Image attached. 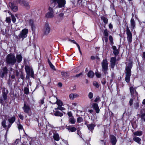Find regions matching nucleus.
<instances>
[{"label": "nucleus", "instance_id": "1", "mask_svg": "<svg viewBox=\"0 0 145 145\" xmlns=\"http://www.w3.org/2000/svg\"><path fill=\"white\" fill-rule=\"evenodd\" d=\"M53 7L55 8H62L65 7L66 4L65 0H52Z\"/></svg>", "mask_w": 145, "mask_h": 145}, {"label": "nucleus", "instance_id": "2", "mask_svg": "<svg viewBox=\"0 0 145 145\" xmlns=\"http://www.w3.org/2000/svg\"><path fill=\"white\" fill-rule=\"evenodd\" d=\"M6 61L7 63L13 65L16 63V59L14 55L10 54L7 56Z\"/></svg>", "mask_w": 145, "mask_h": 145}, {"label": "nucleus", "instance_id": "3", "mask_svg": "<svg viewBox=\"0 0 145 145\" xmlns=\"http://www.w3.org/2000/svg\"><path fill=\"white\" fill-rule=\"evenodd\" d=\"M28 33V30L26 28L22 29L18 35V36L20 39H22L23 40L24 39L27 37Z\"/></svg>", "mask_w": 145, "mask_h": 145}, {"label": "nucleus", "instance_id": "4", "mask_svg": "<svg viewBox=\"0 0 145 145\" xmlns=\"http://www.w3.org/2000/svg\"><path fill=\"white\" fill-rule=\"evenodd\" d=\"M129 61L128 64L127 65L126 67V75L131 76V69L132 67V61L131 60H129Z\"/></svg>", "mask_w": 145, "mask_h": 145}, {"label": "nucleus", "instance_id": "5", "mask_svg": "<svg viewBox=\"0 0 145 145\" xmlns=\"http://www.w3.org/2000/svg\"><path fill=\"white\" fill-rule=\"evenodd\" d=\"M126 34L127 35V41L129 44L131 43L132 41V34L130 31L128 26L126 27Z\"/></svg>", "mask_w": 145, "mask_h": 145}, {"label": "nucleus", "instance_id": "6", "mask_svg": "<svg viewBox=\"0 0 145 145\" xmlns=\"http://www.w3.org/2000/svg\"><path fill=\"white\" fill-rule=\"evenodd\" d=\"M8 99L7 97V93L3 92L2 96L0 97V103L1 104L7 103L8 102Z\"/></svg>", "mask_w": 145, "mask_h": 145}, {"label": "nucleus", "instance_id": "7", "mask_svg": "<svg viewBox=\"0 0 145 145\" xmlns=\"http://www.w3.org/2000/svg\"><path fill=\"white\" fill-rule=\"evenodd\" d=\"M25 68L27 74L30 75L31 77H33L34 72L32 69L27 65L25 66Z\"/></svg>", "mask_w": 145, "mask_h": 145}, {"label": "nucleus", "instance_id": "8", "mask_svg": "<svg viewBox=\"0 0 145 145\" xmlns=\"http://www.w3.org/2000/svg\"><path fill=\"white\" fill-rule=\"evenodd\" d=\"M8 73L7 68L5 67L3 68L1 70H0V76L2 78L4 77L5 76H7Z\"/></svg>", "mask_w": 145, "mask_h": 145}, {"label": "nucleus", "instance_id": "9", "mask_svg": "<svg viewBox=\"0 0 145 145\" xmlns=\"http://www.w3.org/2000/svg\"><path fill=\"white\" fill-rule=\"evenodd\" d=\"M22 109L24 112L27 114L29 113L31 110L30 106L28 104L25 103L24 104V106Z\"/></svg>", "mask_w": 145, "mask_h": 145}, {"label": "nucleus", "instance_id": "10", "mask_svg": "<svg viewBox=\"0 0 145 145\" xmlns=\"http://www.w3.org/2000/svg\"><path fill=\"white\" fill-rule=\"evenodd\" d=\"M50 29L49 24L46 23L45 24L43 29L44 33L45 35L48 34L50 32Z\"/></svg>", "mask_w": 145, "mask_h": 145}, {"label": "nucleus", "instance_id": "11", "mask_svg": "<svg viewBox=\"0 0 145 145\" xmlns=\"http://www.w3.org/2000/svg\"><path fill=\"white\" fill-rule=\"evenodd\" d=\"M49 12L46 14V16L48 18H51L54 17V11L53 9L50 7L49 8Z\"/></svg>", "mask_w": 145, "mask_h": 145}, {"label": "nucleus", "instance_id": "12", "mask_svg": "<svg viewBox=\"0 0 145 145\" xmlns=\"http://www.w3.org/2000/svg\"><path fill=\"white\" fill-rule=\"evenodd\" d=\"M130 90L131 95L133 97L137 96L138 94L136 91V88L131 87L130 88Z\"/></svg>", "mask_w": 145, "mask_h": 145}, {"label": "nucleus", "instance_id": "13", "mask_svg": "<svg viewBox=\"0 0 145 145\" xmlns=\"http://www.w3.org/2000/svg\"><path fill=\"white\" fill-rule=\"evenodd\" d=\"M102 67L103 71L107 70L108 66V63L106 59H104L102 63Z\"/></svg>", "mask_w": 145, "mask_h": 145}, {"label": "nucleus", "instance_id": "14", "mask_svg": "<svg viewBox=\"0 0 145 145\" xmlns=\"http://www.w3.org/2000/svg\"><path fill=\"white\" fill-rule=\"evenodd\" d=\"M19 2L21 5H23L27 9L29 8V5L27 2L23 0H20Z\"/></svg>", "mask_w": 145, "mask_h": 145}, {"label": "nucleus", "instance_id": "15", "mask_svg": "<svg viewBox=\"0 0 145 145\" xmlns=\"http://www.w3.org/2000/svg\"><path fill=\"white\" fill-rule=\"evenodd\" d=\"M15 118L14 116L8 119V121L9 123L7 126L8 129L11 126L12 124L14 122L15 120Z\"/></svg>", "mask_w": 145, "mask_h": 145}, {"label": "nucleus", "instance_id": "16", "mask_svg": "<svg viewBox=\"0 0 145 145\" xmlns=\"http://www.w3.org/2000/svg\"><path fill=\"white\" fill-rule=\"evenodd\" d=\"M9 6L11 9L14 12H16L18 10V8L17 6L12 3H9Z\"/></svg>", "mask_w": 145, "mask_h": 145}, {"label": "nucleus", "instance_id": "17", "mask_svg": "<svg viewBox=\"0 0 145 145\" xmlns=\"http://www.w3.org/2000/svg\"><path fill=\"white\" fill-rule=\"evenodd\" d=\"M116 57L115 56L114 57L111 58L110 62V66L112 68H114V66L115 65L116 62Z\"/></svg>", "mask_w": 145, "mask_h": 145}, {"label": "nucleus", "instance_id": "18", "mask_svg": "<svg viewBox=\"0 0 145 145\" xmlns=\"http://www.w3.org/2000/svg\"><path fill=\"white\" fill-rule=\"evenodd\" d=\"M92 107L95 111L97 113H98L99 112L100 109L99 108L98 105L96 103H93L92 105Z\"/></svg>", "mask_w": 145, "mask_h": 145}, {"label": "nucleus", "instance_id": "19", "mask_svg": "<svg viewBox=\"0 0 145 145\" xmlns=\"http://www.w3.org/2000/svg\"><path fill=\"white\" fill-rule=\"evenodd\" d=\"M110 141L112 144H116L117 140L116 137L113 135H111L110 136Z\"/></svg>", "mask_w": 145, "mask_h": 145}, {"label": "nucleus", "instance_id": "20", "mask_svg": "<svg viewBox=\"0 0 145 145\" xmlns=\"http://www.w3.org/2000/svg\"><path fill=\"white\" fill-rule=\"evenodd\" d=\"M53 133L54 134L53 137L54 140L56 141H59V137L58 134L55 131H53Z\"/></svg>", "mask_w": 145, "mask_h": 145}, {"label": "nucleus", "instance_id": "21", "mask_svg": "<svg viewBox=\"0 0 145 145\" xmlns=\"http://www.w3.org/2000/svg\"><path fill=\"white\" fill-rule=\"evenodd\" d=\"M53 99L56 101L55 102L53 103L54 104L56 103L58 106H61L62 105L63 103L62 101L59 100H57L56 97H54Z\"/></svg>", "mask_w": 145, "mask_h": 145}, {"label": "nucleus", "instance_id": "22", "mask_svg": "<svg viewBox=\"0 0 145 145\" xmlns=\"http://www.w3.org/2000/svg\"><path fill=\"white\" fill-rule=\"evenodd\" d=\"M79 95L76 93H71L69 95V99L71 100H74L75 98L78 97Z\"/></svg>", "mask_w": 145, "mask_h": 145}, {"label": "nucleus", "instance_id": "23", "mask_svg": "<svg viewBox=\"0 0 145 145\" xmlns=\"http://www.w3.org/2000/svg\"><path fill=\"white\" fill-rule=\"evenodd\" d=\"M112 48L113 50V53L116 56H117L119 54V51L118 49H117L116 47L115 46H112Z\"/></svg>", "mask_w": 145, "mask_h": 145}, {"label": "nucleus", "instance_id": "24", "mask_svg": "<svg viewBox=\"0 0 145 145\" xmlns=\"http://www.w3.org/2000/svg\"><path fill=\"white\" fill-rule=\"evenodd\" d=\"M130 27L132 29H134L135 27V22L134 19L131 18L130 20Z\"/></svg>", "mask_w": 145, "mask_h": 145}, {"label": "nucleus", "instance_id": "25", "mask_svg": "<svg viewBox=\"0 0 145 145\" xmlns=\"http://www.w3.org/2000/svg\"><path fill=\"white\" fill-rule=\"evenodd\" d=\"M66 128L69 131H71V132H75L76 130V128L75 127H72L71 126H67Z\"/></svg>", "mask_w": 145, "mask_h": 145}, {"label": "nucleus", "instance_id": "26", "mask_svg": "<svg viewBox=\"0 0 145 145\" xmlns=\"http://www.w3.org/2000/svg\"><path fill=\"white\" fill-rule=\"evenodd\" d=\"M87 126L88 127L89 130L91 131L94 129V128L95 126V125L91 123L90 124H87Z\"/></svg>", "mask_w": 145, "mask_h": 145}, {"label": "nucleus", "instance_id": "27", "mask_svg": "<svg viewBox=\"0 0 145 145\" xmlns=\"http://www.w3.org/2000/svg\"><path fill=\"white\" fill-rule=\"evenodd\" d=\"M16 58L17 62L18 63H20L22 60V57L21 55L18 54L16 55Z\"/></svg>", "mask_w": 145, "mask_h": 145}, {"label": "nucleus", "instance_id": "28", "mask_svg": "<svg viewBox=\"0 0 145 145\" xmlns=\"http://www.w3.org/2000/svg\"><path fill=\"white\" fill-rule=\"evenodd\" d=\"M133 139L134 141L139 144L140 143V142L141 140V139L140 138L136 136L134 137Z\"/></svg>", "mask_w": 145, "mask_h": 145}, {"label": "nucleus", "instance_id": "29", "mask_svg": "<svg viewBox=\"0 0 145 145\" xmlns=\"http://www.w3.org/2000/svg\"><path fill=\"white\" fill-rule=\"evenodd\" d=\"M94 72L91 71H89L88 74V77L90 78H93L94 76Z\"/></svg>", "mask_w": 145, "mask_h": 145}, {"label": "nucleus", "instance_id": "30", "mask_svg": "<svg viewBox=\"0 0 145 145\" xmlns=\"http://www.w3.org/2000/svg\"><path fill=\"white\" fill-rule=\"evenodd\" d=\"M54 115L56 116L61 117L63 115V114L59 111H56L54 113Z\"/></svg>", "mask_w": 145, "mask_h": 145}, {"label": "nucleus", "instance_id": "31", "mask_svg": "<svg viewBox=\"0 0 145 145\" xmlns=\"http://www.w3.org/2000/svg\"><path fill=\"white\" fill-rule=\"evenodd\" d=\"M133 134L135 136H140L142 135V132L141 131H137L134 132Z\"/></svg>", "mask_w": 145, "mask_h": 145}, {"label": "nucleus", "instance_id": "32", "mask_svg": "<svg viewBox=\"0 0 145 145\" xmlns=\"http://www.w3.org/2000/svg\"><path fill=\"white\" fill-rule=\"evenodd\" d=\"M69 121L71 124H74L75 123L76 121L73 117H71L69 118Z\"/></svg>", "mask_w": 145, "mask_h": 145}, {"label": "nucleus", "instance_id": "33", "mask_svg": "<svg viewBox=\"0 0 145 145\" xmlns=\"http://www.w3.org/2000/svg\"><path fill=\"white\" fill-rule=\"evenodd\" d=\"M101 19L105 23V24H107L108 22V20L107 18L104 16H102L101 17Z\"/></svg>", "mask_w": 145, "mask_h": 145}, {"label": "nucleus", "instance_id": "34", "mask_svg": "<svg viewBox=\"0 0 145 145\" xmlns=\"http://www.w3.org/2000/svg\"><path fill=\"white\" fill-rule=\"evenodd\" d=\"M61 74L62 76L65 77H67L69 76L68 73L67 72H62Z\"/></svg>", "mask_w": 145, "mask_h": 145}, {"label": "nucleus", "instance_id": "35", "mask_svg": "<svg viewBox=\"0 0 145 145\" xmlns=\"http://www.w3.org/2000/svg\"><path fill=\"white\" fill-rule=\"evenodd\" d=\"M6 121L5 120H3L1 123L2 126L4 128L6 129L7 126L6 124Z\"/></svg>", "mask_w": 145, "mask_h": 145}, {"label": "nucleus", "instance_id": "36", "mask_svg": "<svg viewBox=\"0 0 145 145\" xmlns=\"http://www.w3.org/2000/svg\"><path fill=\"white\" fill-rule=\"evenodd\" d=\"M29 23L30 25L31 26L32 29L35 27V26L34 25L33 21L32 20H30L29 21Z\"/></svg>", "mask_w": 145, "mask_h": 145}, {"label": "nucleus", "instance_id": "37", "mask_svg": "<svg viewBox=\"0 0 145 145\" xmlns=\"http://www.w3.org/2000/svg\"><path fill=\"white\" fill-rule=\"evenodd\" d=\"M48 63L51 68L53 70H56V69L54 66L52 65V63L49 60L48 61Z\"/></svg>", "mask_w": 145, "mask_h": 145}, {"label": "nucleus", "instance_id": "38", "mask_svg": "<svg viewBox=\"0 0 145 145\" xmlns=\"http://www.w3.org/2000/svg\"><path fill=\"white\" fill-rule=\"evenodd\" d=\"M83 121V118L82 117H79L77 119V122L78 123H80Z\"/></svg>", "mask_w": 145, "mask_h": 145}, {"label": "nucleus", "instance_id": "39", "mask_svg": "<svg viewBox=\"0 0 145 145\" xmlns=\"http://www.w3.org/2000/svg\"><path fill=\"white\" fill-rule=\"evenodd\" d=\"M131 76L126 75L125 80L126 82L129 83L130 81V79Z\"/></svg>", "mask_w": 145, "mask_h": 145}, {"label": "nucleus", "instance_id": "40", "mask_svg": "<svg viewBox=\"0 0 145 145\" xmlns=\"http://www.w3.org/2000/svg\"><path fill=\"white\" fill-rule=\"evenodd\" d=\"M103 35L105 37H108V33L107 29H105L103 32Z\"/></svg>", "mask_w": 145, "mask_h": 145}, {"label": "nucleus", "instance_id": "41", "mask_svg": "<svg viewBox=\"0 0 145 145\" xmlns=\"http://www.w3.org/2000/svg\"><path fill=\"white\" fill-rule=\"evenodd\" d=\"M29 89L27 87H25L24 89V92L26 94H28L29 93Z\"/></svg>", "mask_w": 145, "mask_h": 145}, {"label": "nucleus", "instance_id": "42", "mask_svg": "<svg viewBox=\"0 0 145 145\" xmlns=\"http://www.w3.org/2000/svg\"><path fill=\"white\" fill-rule=\"evenodd\" d=\"M59 109L61 110H65V108L64 107H61V106H58L57 108H55V110H57V109Z\"/></svg>", "mask_w": 145, "mask_h": 145}, {"label": "nucleus", "instance_id": "43", "mask_svg": "<svg viewBox=\"0 0 145 145\" xmlns=\"http://www.w3.org/2000/svg\"><path fill=\"white\" fill-rule=\"evenodd\" d=\"M93 85L96 88H98L99 87V86L98 83L96 81H94L93 82Z\"/></svg>", "mask_w": 145, "mask_h": 145}, {"label": "nucleus", "instance_id": "44", "mask_svg": "<svg viewBox=\"0 0 145 145\" xmlns=\"http://www.w3.org/2000/svg\"><path fill=\"white\" fill-rule=\"evenodd\" d=\"M12 19V22L14 23L16 22V19L14 16L12 15H11Z\"/></svg>", "mask_w": 145, "mask_h": 145}, {"label": "nucleus", "instance_id": "45", "mask_svg": "<svg viewBox=\"0 0 145 145\" xmlns=\"http://www.w3.org/2000/svg\"><path fill=\"white\" fill-rule=\"evenodd\" d=\"M88 96L89 99H92L93 97V93L91 92H90L89 93Z\"/></svg>", "mask_w": 145, "mask_h": 145}, {"label": "nucleus", "instance_id": "46", "mask_svg": "<svg viewBox=\"0 0 145 145\" xmlns=\"http://www.w3.org/2000/svg\"><path fill=\"white\" fill-rule=\"evenodd\" d=\"M109 40L111 44H113V37H112V36L111 35H110L109 36Z\"/></svg>", "mask_w": 145, "mask_h": 145}, {"label": "nucleus", "instance_id": "47", "mask_svg": "<svg viewBox=\"0 0 145 145\" xmlns=\"http://www.w3.org/2000/svg\"><path fill=\"white\" fill-rule=\"evenodd\" d=\"M18 127L19 130L22 129H23V126L20 123L18 124Z\"/></svg>", "mask_w": 145, "mask_h": 145}, {"label": "nucleus", "instance_id": "48", "mask_svg": "<svg viewBox=\"0 0 145 145\" xmlns=\"http://www.w3.org/2000/svg\"><path fill=\"white\" fill-rule=\"evenodd\" d=\"M95 74L97 77L98 78H100L101 77V74L98 72H96L95 73Z\"/></svg>", "mask_w": 145, "mask_h": 145}, {"label": "nucleus", "instance_id": "49", "mask_svg": "<svg viewBox=\"0 0 145 145\" xmlns=\"http://www.w3.org/2000/svg\"><path fill=\"white\" fill-rule=\"evenodd\" d=\"M6 21L7 23H10L11 22V19L10 17H7Z\"/></svg>", "mask_w": 145, "mask_h": 145}, {"label": "nucleus", "instance_id": "50", "mask_svg": "<svg viewBox=\"0 0 145 145\" xmlns=\"http://www.w3.org/2000/svg\"><path fill=\"white\" fill-rule=\"evenodd\" d=\"M82 72H81L80 73H79V74H76L75 76H74L73 77H76V78H78V77H79L80 76H81L82 75Z\"/></svg>", "mask_w": 145, "mask_h": 145}, {"label": "nucleus", "instance_id": "51", "mask_svg": "<svg viewBox=\"0 0 145 145\" xmlns=\"http://www.w3.org/2000/svg\"><path fill=\"white\" fill-rule=\"evenodd\" d=\"M103 41L104 40H105V42H107L108 41V39L107 37H105L103 38Z\"/></svg>", "mask_w": 145, "mask_h": 145}, {"label": "nucleus", "instance_id": "52", "mask_svg": "<svg viewBox=\"0 0 145 145\" xmlns=\"http://www.w3.org/2000/svg\"><path fill=\"white\" fill-rule=\"evenodd\" d=\"M139 106V103H137L135 104V107L136 109L138 108Z\"/></svg>", "mask_w": 145, "mask_h": 145}, {"label": "nucleus", "instance_id": "53", "mask_svg": "<svg viewBox=\"0 0 145 145\" xmlns=\"http://www.w3.org/2000/svg\"><path fill=\"white\" fill-rule=\"evenodd\" d=\"M67 114L68 116L70 117H73L72 115V114L71 112H68Z\"/></svg>", "mask_w": 145, "mask_h": 145}, {"label": "nucleus", "instance_id": "54", "mask_svg": "<svg viewBox=\"0 0 145 145\" xmlns=\"http://www.w3.org/2000/svg\"><path fill=\"white\" fill-rule=\"evenodd\" d=\"M133 99H131L129 101V103L130 106H131L133 105Z\"/></svg>", "mask_w": 145, "mask_h": 145}, {"label": "nucleus", "instance_id": "55", "mask_svg": "<svg viewBox=\"0 0 145 145\" xmlns=\"http://www.w3.org/2000/svg\"><path fill=\"white\" fill-rule=\"evenodd\" d=\"M69 40L71 42H72L74 44H76L77 46V44H78L74 40H72L71 39H69Z\"/></svg>", "mask_w": 145, "mask_h": 145}, {"label": "nucleus", "instance_id": "56", "mask_svg": "<svg viewBox=\"0 0 145 145\" xmlns=\"http://www.w3.org/2000/svg\"><path fill=\"white\" fill-rule=\"evenodd\" d=\"M77 46L78 48V50H79V51L80 52V54H81V55H82V52L80 50V47L79 45L78 44H77Z\"/></svg>", "mask_w": 145, "mask_h": 145}, {"label": "nucleus", "instance_id": "57", "mask_svg": "<svg viewBox=\"0 0 145 145\" xmlns=\"http://www.w3.org/2000/svg\"><path fill=\"white\" fill-rule=\"evenodd\" d=\"M99 99V97H97L95 99L94 101L95 102H97Z\"/></svg>", "mask_w": 145, "mask_h": 145}, {"label": "nucleus", "instance_id": "58", "mask_svg": "<svg viewBox=\"0 0 145 145\" xmlns=\"http://www.w3.org/2000/svg\"><path fill=\"white\" fill-rule=\"evenodd\" d=\"M79 71V69L78 68H77L74 69V72L76 73Z\"/></svg>", "mask_w": 145, "mask_h": 145}, {"label": "nucleus", "instance_id": "59", "mask_svg": "<svg viewBox=\"0 0 145 145\" xmlns=\"http://www.w3.org/2000/svg\"><path fill=\"white\" fill-rule=\"evenodd\" d=\"M19 117L22 120H23L24 119V116L21 115V114L19 115Z\"/></svg>", "mask_w": 145, "mask_h": 145}, {"label": "nucleus", "instance_id": "60", "mask_svg": "<svg viewBox=\"0 0 145 145\" xmlns=\"http://www.w3.org/2000/svg\"><path fill=\"white\" fill-rule=\"evenodd\" d=\"M88 112H90L91 114H93L94 112V111L93 110H88Z\"/></svg>", "mask_w": 145, "mask_h": 145}, {"label": "nucleus", "instance_id": "61", "mask_svg": "<svg viewBox=\"0 0 145 145\" xmlns=\"http://www.w3.org/2000/svg\"><path fill=\"white\" fill-rule=\"evenodd\" d=\"M63 16V13H61L59 14V16L60 17H62Z\"/></svg>", "mask_w": 145, "mask_h": 145}, {"label": "nucleus", "instance_id": "62", "mask_svg": "<svg viewBox=\"0 0 145 145\" xmlns=\"http://www.w3.org/2000/svg\"><path fill=\"white\" fill-rule=\"evenodd\" d=\"M40 103L42 105L44 103V100L43 99H42L40 101Z\"/></svg>", "mask_w": 145, "mask_h": 145}, {"label": "nucleus", "instance_id": "63", "mask_svg": "<svg viewBox=\"0 0 145 145\" xmlns=\"http://www.w3.org/2000/svg\"><path fill=\"white\" fill-rule=\"evenodd\" d=\"M109 27L110 29H112L113 27V25L111 24H110L109 25Z\"/></svg>", "mask_w": 145, "mask_h": 145}, {"label": "nucleus", "instance_id": "64", "mask_svg": "<svg viewBox=\"0 0 145 145\" xmlns=\"http://www.w3.org/2000/svg\"><path fill=\"white\" fill-rule=\"evenodd\" d=\"M20 78L22 79H24V76H23V74L22 73H21V75H20Z\"/></svg>", "mask_w": 145, "mask_h": 145}]
</instances>
